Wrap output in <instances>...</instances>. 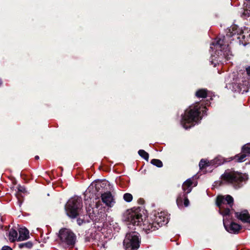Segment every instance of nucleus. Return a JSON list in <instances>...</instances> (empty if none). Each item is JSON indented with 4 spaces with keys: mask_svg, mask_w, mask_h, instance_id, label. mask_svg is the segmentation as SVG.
<instances>
[{
    "mask_svg": "<svg viewBox=\"0 0 250 250\" xmlns=\"http://www.w3.org/2000/svg\"><path fill=\"white\" fill-rule=\"evenodd\" d=\"M82 199L78 196H75L70 199L65 207L67 215L71 219H75L77 216V222L79 226L83 224L89 223L90 220L95 222H104L106 217V214L102 207L96 203L95 208L86 207V214L82 215L81 210L82 208Z\"/></svg>",
    "mask_w": 250,
    "mask_h": 250,
    "instance_id": "obj_1",
    "label": "nucleus"
},
{
    "mask_svg": "<svg viewBox=\"0 0 250 250\" xmlns=\"http://www.w3.org/2000/svg\"><path fill=\"white\" fill-rule=\"evenodd\" d=\"M124 220L128 222V228L131 230L136 229L135 226L141 227L146 233L158 229L159 227L167 224L168 218L166 213L159 212L155 214L152 218L153 222L146 220V215L140 208L127 210L124 215Z\"/></svg>",
    "mask_w": 250,
    "mask_h": 250,
    "instance_id": "obj_2",
    "label": "nucleus"
},
{
    "mask_svg": "<svg viewBox=\"0 0 250 250\" xmlns=\"http://www.w3.org/2000/svg\"><path fill=\"white\" fill-rule=\"evenodd\" d=\"M249 179L248 175L232 169H228L225 171L220 178V180L215 182L218 186L229 185L237 189L242 188Z\"/></svg>",
    "mask_w": 250,
    "mask_h": 250,
    "instance_id": "obj_3",
    "label": "nucleus"
},
{
    "mask_svg": "<svg viewBox=\"0 0 250 250\" xmlns=\"http://www.w3.org/2000/svg\"><path fill=\"white\" fill-rule=\"evenodd\" d=\"M224 36L222 39L217 38L210 44V50L212 51L214 49L216 50L215 54L211 53L209 58V62L214 67L219 63H223L225 61V59H229V48L228 45L226 46L224 44Z\"/></svg>",
    "mask_w": 250,
    "mask_h": 250,
    "instance_id": "obj_4",
    "label": "nucleus"
},
{
    "mask_svg": "<svg viewBox=\"0 0 250 250\" xmlns=\"http://www.w3.org/2000/svg\"><path fill=\"white\" fill-rule=\"evenodd\" d=\"M201 112V107L198 104L186 109L182 115L181 124L183 127L188 129L198 124L202 119L200 116Z\"/></svg>",
    "mask_w": 250,
    "mask_h": 250,
    "instance_id": "obj_5",
    "label": "nucleus"
},
{
    "mask_svg": "<svg viewBox=\"0 0 250 250\" xmlns=\"http://www.w3.org/2000/svg\"><path fill=\"white\" fill-rule=\"evenodd\" d=\"M58 236L60 240V244L65 248H73L77 241L76 234L68 229H61Z\"/></svg>",
    "mask_w": 250,
    "mask_h": 250,
    "instance_id": "obj_6",
    "label": "nucleus"
},
{
    "mask_svg": "<svg viewBox=\"0 0 250 250\" xmlns=\"http://www.w3.org/2000/svg\"><path fill=\"white\" fill-rule=\"evenodd\" d=\"M140 243V234L136 231H131L126 233L123 244L125 250H137Z\"/></svg>",
    "mask_w": 250,
    "mask_h": 250,
    "instance_id": "obj_7",
    "label": "nucleus"
},
{
    "mask_svg": "<svg viewBox=\"0 0 250 250\" xmlns=\"http://www.w3.org/2000/svg\"><path fill=\"white\" fill-rule=\"evenodd\" d=\"M227 204L232 207L233 204V198L229 195L220 196L217 198L216 205L219 208V212L223 216H229L230 209L229 208L226 207Z\"/></svg>",
    "mask_w": 250,
    "mask_h": 250,
    "instance_id": "obj_8",
    "label": "nucleus"
},
{
    "mask_svg": "<svg viewBox=\"0 0 250 250\" xmlns=\"http://www.w3.org/2000/svg\"><path fill=\"white\" fill-rule=\"evenodd\" d=\"M223 225L226 230L230 233L238 234L241 229V226L234 222L228 224V216H223Z\"/></svg>",
    "mask_w": 250,
    "mask_h": 250,
    "instance_id": "obj_9",
    "label": "nucleus"
},
{
    "mask_svg": "<svg viewBox=\"0 0 250 250\" xmlns=\"http://www.w3.org/2000/svg\"><path fill=\"white\" fill-rule=\"evenodd\" d=\"M101 199L103 202L109 208H112L113 207L115 203L114 197L110 191L102 193Z\"/></svg>",
    "mask_w": 250,
    "mask_h": 250,
    "instance_id": "obj_10",
    "label": "nucleus"
},
{
    "mask_svg": "<svg viewBox=\"0 0 250 250\" xmlns=\"http://www.w3.org/2000/svg\"><path fill=\"white\" fill-rule=\"evenodd\" d=\"M197 185V182L194 181L193 177L188 178L183 184V190L184 192L188 194L191 191L192 188L196 186Z\"/></svg>",
    "mask_w": 250,
    "mask_h": 250,
    "instance_id": "obj_11",
    "label": "nucleus"
},
{
    "mask_svg": "<svg viewBox=\"0 0 250 250\" xmlns=\"http://www.w3.org/2000/svg\"><path fill=\"white\" fill-rule=\"evenodd\" d=\"M235 216L239 220L244 223L250 224V215L247 210H244L240 212H236Z\"/></svg>",
    "mask_w": 250,
    "mask_h": 250,
    "instance_id": "obj_12",
    "label": "nucleus"
},
{
    "mask_svg": "<svg viewBox=\"0 0 250 250\" xmlns=\"http://www.w3.org/2000/svg\"><path fill=\"white\" fill-rule=\"evenodd\" d=\"M19 236L18 241H24L29 238V232L25 228H21L19 229Z\"/></svg>",
    "mask_w": 250,
    "mask_h": 250,
    "instance_id": "obj_13",
    "label": "nucleus"
},
{
    "mask_svg": "<svg viewBox=\"0 0 250 250\" xmlns=\"http://www.w3.org/2000/svg\"><path fill=\"white\" fill-rule=\"evenodd\" d=\"M226 162V160L223 157L218 156L211 161L210 164L215 167H217L224 164Z\"/></svg>",
    "mask_w": 250,
    "mask_h": 250,
    "instance_id": "obj_14",
    "label": "nucleus"
},
{
    "mask_svg": "<svg viewBox=\"0 0 250 250\" xmlns=\"http://www.w3.org/2000/svg\"><path fill=\"white\" fill-rule=\"evenodd\" d=\"M8 237L10 242H14L16 240L18 241V232L16 229L12 228L8 233Z\"/></svg>",
    "mask_w": 250,
    "mask_h": 250,
    "instance_id": "obj_15",
    "label": "nucleus"
},
{
    "mask_svg": "<svg viewBox=\"0 0 250 250\" xmlns=\"http://www.w3.org/2000/svg\"><path fill=\"white\" fill-rule=\"evenodd\" d=\"M241 17L245 19H248L250 18V9L248 8L242 9L240 11Z\"/></svg>",
    "mask_w": 250,
    "mask_h": 250,
    "instance_id": "obj_16",
    "label": "nucleus"
},
{
    "mask_svg": "<svg viewBox=\"0 0 250 250\" xmlns=\"http://www.w3.org/2000/svg\"><path fill=\"white\" fill-rule=\"evenodd\" d=\"M195 95L198 98H206L207 95V90L206 89H199L196 91Z\"/></svg>",
    "mask_w": 250,
    "mask_h": 250,
    "instance_id": "obj_17",
    "label": "nucleus"
},
{
    "mask_svg": "<svg viewBox=\"0 0 250 250\" xmlns=\"http://www.w3.org/2000/svg\"><path fill=\"white\" fill-rule=\"evenodd\" d=\"M33 246V243L31 241L21 243L19 244V248L20 249H31Z\"/></svg>",
    "mask_w": 250,
    "mask_h": 250,
    "instance_id": "obj_18",
    "label": "nucleus"
},
{
    "mask_svg": "<svg viewBox=\"0 0 250 250\" xmlns=\"http://www.w3.org/2000/svg\"><path fill=\"white\" fill-rule=\"evenodd\" d=\"M250 156L248 155V154L244 152H242V154L240 155H237L235 156V159H237V161L238 162H244L245 160V158L248 156Z\"/></svg>",
    "mask_w": 250,
    "mask_h": 250,
    "instance_id": "obj_19",
    "label": "nucleus"
},
{
    "mask_svg": "<svg viewBox=\"0 0 250 250\" xmlns=\"http://www.w3.org/2000/svg\"><path fill=\"white\" fill-rule=\"evenodd\" d=\"M138 154L146 161H148L149 159V154L144 150L140 149L138 152Z\"/></svg>",
    "mask_w": 250,
    "mask_h": 250,
    "instance_id": "obj_20",
    "label": "nucleus"
},
{
    "mask_svg": "<svg viewBox=\"0 0 250 250\" xmlns=\"http://www.w3.org/2000/svg\"><path fill=\"white\" fill-rule=\"evenodd\" d=\"M151 164L158 167H163V163L159 159H153L151 160Z\"/></svg>",
    "mask_w": 250,
    "mask_h": 250,
    "instance_id": "obj_21",
    "label": "nucleus"
},
{
    "mask_svg": "<svg viewBox=\"0 0 250 250\" xmlns=\"http://www.w3.org/2000/svg\"><path fill=\"white\" fill-rule=\"evenodd\" d=\"M106 182L105 181H103V182H97L96 184L95 185V188L97 190V191L100 192V189L101 188H104L106 186Z\"/></svg>",
    "mask_w": 250,
    "mask_h": 250,
    "instance_id": "obj_22",
    "label": "nucleus"
},
{
    "mask_svg": "<svg viewBox=\"0 0 250 250\" xmlns=\"http://www.w3.org/2000/svg\"><path fill=\"white\" fill-rule=\"evenodd\" d=\"M242 152L250 155V143L244 145L242 148Z\"/></svg>",
    "mask_w": 250,
    "mask_h": 250,
    "instance_id": "obj_23",
    "label": "nucleus"
},
{
    "mask_svg": "<svg viewBox=\"0 0 250 250\" xmlns=\"http://www.w3.org/2000/svg\"><path fill=\"white\" fill-rule=\"evenodd\" d=\"M123 198L125 201L129 203L132 200L133 196L130 193H126L124 195Z\"/></svg>",
    "mask_w": 250,
    "mask_h": 250,
    "instance_id": "obj_24",
    "label": "nucleus"
},
{
    "mask_svg": "<svg viewBox=\"0 0 250 250\" xmlns=\"http://www.w3.org/2000/svg\"><path fill=\"white\" fill-rule=\"evenodd\" d=\"M236 28H237V27L235 26L231 27L229 29V31L230 32V33L229 35L227 34V35L229 36H233L236 34H237V35H238L239 33H238V32L237 31H236Z\"/></svg>",
    "mask_w": 250,
    "mask_h": 250,
    "instance_id": "obj_25",
    "label": "nucleus"
},
{
    "mask_svg": "<svg viewBox=\"0 0 250 250\" xmlns=\"http://www.w3.org/2000/svg\"><path fill=\"white\" fill-rule=\"evenodd\" d=\"M187 193L184 192L183 191V192L182 193H180L178 197H177V203H179V202H182L183 201V200L185 198V197H186L187 196Z\"/></svg>",
    "mask_w": 250,
    "mask_h": 250,
    "instance_id": "obj_26",
    "label": "nucleus"
},
{
    "mask_svg": "<svg viewBox=\"0 0 250 250\" xmlns=\"http://www.w3.org/2000/svg\"><path fill=\"white\" fill-rule=\"evenodd\" d=\"M206 166H208L207 163L204 159L201 160L199 162V166L200 169L203 168Z\"/></svg>",
    "mask_w": 250,
    "mask_h": 250,
    "instance_id": "obj_27",
    "label": "nucleus"
},
{
    "mask_svg": "<svg viewBox=\"0 0 250 250\" xmlns=\"http://www.w3.org/2000/svg\"><path fill=\"white\" fill-rule=\"evenodd\" d=\"M18 191L20 192H25V188L23 186H21V185H19L17 188Z\"/></svg>",
    "mask_w": 250,
    "mask_h": 250,
    "instance_id": "obj_28",
    "label": "nucleus"
},
{
    "mask_svg": "<svg viewBox=\"0 0 250 250\" xmlns=\"http://www.w3.org/2000/svg\"><path fill=\"white\" fill-rule=\"evenodd\" d=\"M184 204L185 206L186 207H188L189 205V200H188L187 196L186 197H185V198L184 199Z\"/></svg>",
    "mask_w": 250,
    "mask_h": 250,
    "instance_id": "obj_29",
    "label": "nucleus"
},
{
    "mask_svg": "<svg viewBox=\"0 0 250 250\" xmlns=\"http://www.w3.org/2000/svg\"><path fill=\"white\" fill-rule=\"evenodd\" d=\"M1 250H13L10 247L8 246H4L2 247Z\"/></svg>",
    "mask_w": 250,
    "mask_h": 250,
    "instance_id": "obj_30",
    "label": "nucleus"
},
{
    "mask_svg": "<svg viewBox=\"0 0 250 250\" xmlns=\"http://www.w3.org/2000/svg\"><path fill=\"white\" fill-rule=\"evenodd\" d=\"M203 109L202 110V111L203 112L202 113L203 115H207V108H206V107H203Z\"/></svg>",
    "mask_w": 250,
    "mask_h": 250,
    "instance_id": "obj_31",
    "label": "nucleus"
},
{
    "mask_svg": "<svg viewBox=\"0 0 250 250\" xmlns=\"http://www.w3.org/2000/svg\"><path fill=\"white\" fill-rule=\"evenodd\" d=\"M246 71L248 76H250V66L246 68Z\"/></svg>",
    "mask_w": 250,
    "mask_h": 250,
    "instance_id": "obj_32",
    "label": "nucleus"
},
{
    "mask_svg": "<svg viewBox=\"0 0 250 250\" xmlns=\"http://www.w3.org/2000/svg\"><path fill=\"white\" fill-rule=\"evenodd\" d=\"M229 85H230V84H229V83H227V84H226V87L227 88H230V86H229Z\"/></svg>",
    "mask_w": 250,
    "mask_h": 250,
    "instance_id": "obj_33",
    "label": "nucleus"
},
{
    "mask_svg": "<svg viewBox=\"0 0 250 250\" xmlns=\"http://www.w3.org/2000/svg\"><path fill=\"white\" fill-rule=\"evenodd\" d=\"M2 80L0 79V86L2 84Z\"/></svg>",
    "mask_w": 250,
    "mask_h": 250,
    "instance_id": "obj_34",
    "label": "nucleus"
},
{
    "mask_svg": "<svg viewBox=\"0 0 250 250\" xmlns=\"http://www.w3.org/2000/svg\"><path fill=\"white\" fill-rule=\"evenodd\" d=\"M35 159H39V157L38 156H35Z\"/></svg>",
    "mask_w": 250,
    "mask_h": 250,
    "instance_id": "obj_35",
    "label": "nucleus"
}]
</instances>
